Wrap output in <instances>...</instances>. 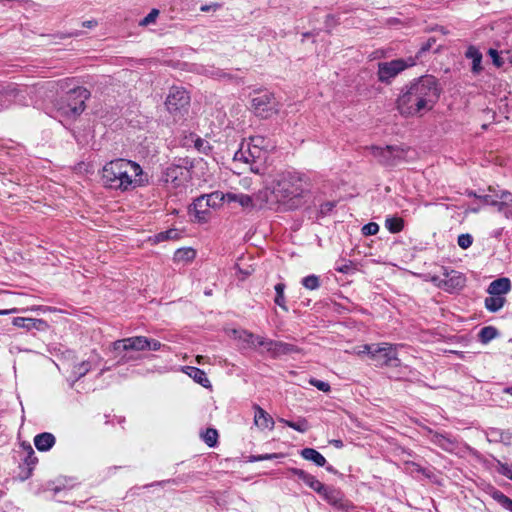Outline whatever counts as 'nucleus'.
Listing matches in <instances>:
<instances>
[{
	"mask_svg": "<svg viewBox=\"0 0 512 512\" xmlns=\"http://www.w3.org/2000/svg\"><path fill=\"white\" fill-rule=\"evenodd\" d=\"M440 93L441 88L434 76H422L402 90L397 108L404 116H422L434 108Z\"/></svg>",
	"mask_w": 512,
	"mask_h": 512,
	"instance_id": "f257e3e1",
	"label": "nucleus"
},
{
	"mask_svg": "<svg viewBox=\"0 0 512 512\" xmlns=\"http://www.w3.org/2000/svg\"><path fill=\"white\" fill-rule=\"evenodd\" d=\"M267 189L277 202L288 209H297L310 192L311 182L309 177L301 172L285 170L275 174Z\"/></svg>",
	"mask_w": 512,
	"mask_h": 512,
	"instance_id": "f03ea898",
	"label": "nucleus"
},
{
	"mask_svg": "<svg viewBox=\"0 0 512 512\" xmlns=\"http://www.w3.org/2000/svg\"><path fill=\"white\" fill-rule=\"evenodd\" d=\"M101 179L106 188L121 192L134 190L147 182L142 167L123 158L106 163L102 168Z\"/></svg>",
	"mask_w": 512,
	"mask_h": 512,
	"instance_id": "7ed1b4c3",
	"label": "nucleus"
},
{
	"mask_svg": "<svg viewBox=\"0 0 512 512\" xmlns=\"http://www.w3.org/2000/svg\"><path fill=\"white\" fill-rule=\"evenodd\" d=\"M89 91L84 87H73L65 92L55 103L56 113L59 117L75 118L85 109V101Z\"/></svg>",
	"mask_w": 512,
	"mask_h": 512,
	"instance_id": "20e7f679",
	"label": "nucleus"
},
{
	"mask_svg": "<svg viewBox=\"0 0 512 512\" xmlns=\"http://www.w3.org/2000/svg\"><path fill=\"white\" fill-rule=\"evenodd\" d=\"M441 270V275L431 277V281L437 287L449 293L458 292L464 288L466 277L463 273L447 267H442Z\"/></svg>",
	"mask_w": 512,
	"mask_h": 512,
	"instance_id": "39448f33",
	"label": "nucleus"
},
{
	"mask_svg": "<svg viewBox=\"0 0 512 512\" xmlns=\"http://www.w3.org/2000/svg\"><path fill=\"white\" fill-rule=\"evenodd\" d=\"M162 179L170 188L182 191L190 183L192 172L186 165L172 164L165 169Z\"/></svg>",
	"mask_w": 512,
	"mask_h": 512,
	"instance_id": "423d86ee",
	"label": "nucleus"
},
{
	"mask_svg": "<svg viewBox=\"0 0 512 512\" xmlns=\"http://www.w3.org/2000/svg\"><path fill=\"white\" fill-rule=\"evenodd\" d=\"M400 344H391V343H377L375 345V350H373L372 361L378 367H398L400 365V360L397 356V348L401 347Z\"/></svg>",
	"mask_w": 512,
	"mask_h": 512,
	"instance_id": "0eeeda50",
	"label": "nucleus"
},
{
	"mask_svg": "<svg viewBox=\"0 0 512 512\" xmlns=\"http://www.w3.org/2000/svg\"><path fill=\"white\" fill-rule=\"evenodd\" d=\"M251 107L257 116L268 118L278 112V103L274 94L263 91L251 100Z\"/></svg>",
	"mask_w": 512,
	"mask_h": 512,
	"instance_id": "6e6552de",
	"label": "nucleus"
},
{
	"mask_svg": "<svg viewBox=\"0 0 512 512\" xmlns=\"http://www.w3.org/2000/svg\"><path fill=\"white\" fill-rule=\"evenodd\" d=\"M189 103L190 96L184 88L176 86L171 87L165 102L169 113L175 116L182 114L187 111Z\"/></svg>",
	"mask_w": 512,
	"mask_h": 512,
	"instance_id": "1a4fd4ad",
	"label": "nucleus"
},
{
	"mask_svg": "<svg viewBox=\"0 0 512 512\" xmlns=\"http://www.w3.org/2000/svg\"><path fill=\"white\" fill-rule=\"evenodd\" d=\"M412 65H414V61L411 58L408 61L395 59L389 62H380L378 64V78L381 82H389L392 78Z\"/></svg>",
	"mask_w": 512,
	"mask_h": 512,
	"instance_id": "9d476101",
	"label": "nucleus"
},
{
	"mask_svg": "<svg viewBox=\"0 0 512 512\" xmlns=\"http://www.w3.org/2000/svg\"><path fill=\"white\" fill-rule=\"evenodd\" d=\"M330 505L345 512H351L355 506L352 502L344 498L342 492L336 488L324 485V489L319 493Z\"/></svg>",
	"mask_w": 512,
	"mask_h": 512,
	"instance_id": "9b49d317",
	"label": "nucleus"
},
{
	"mask_svg": "<svg viewBox=\"0 0 512 512\" xmlns=\"http://www.w3.org/2000/svg\"><path fill=\"white\" fill-rule=\"evenodd\" d=\"M147 337L145 336H134L120 340H116L112 343L113 352L123 351H144L146 350Z\"/></svg>",
	"mask_w": 512,
	"mask_h": 512,
	"instance_id": "f8f14e48",
	"label": "nucleus"
},
{
	"mask_svg": "<svg viewBox=\"0 0 512 512\" xmlns=\"http://www.w3.org/2000/svg\"><path fill=\"white\" fill-rule=\"evenodd\" d=\"M430 441L443 449L446 452L454 453L458 448V443L455 438L448 434H441L430 431Z\"/></svg>",
	"mask_w": 512,
	"mask_h": 512,
	"instance_id": "ddd939ff",
	"label": "nucleus"
},
{
	"mask_svg": "<svg viewBox=\"0 0 512 512\" xmlns=\"http://www.w3.org/2000/svg\"><path fill=\"white\" fill-rule=\"evenodd\" d=\"M254 408V424L261 430L269 429L272 430L274 428V420L273 418L259 405L255 404Z\"/></svg>",
	"mask_w": 512,
	"mask_h": 512,
	"instance_id": "4468645a",
	"label": "nucleus"
},
{
	"mask_svg": "<svg viewBox=\"0 0 512 512\" xmlns=\"http://www.w3.org/2000/svg\"><path fill=\"white\" fill-rule=\"evenodd\" d=\"M465 57L472 61L471 72L473 75H479L483 71V55L480 50L476 46L470 45L465 51Z\"/></svg>",
	"mask_w": 512,
	"mask_h": 512,
	"instance_id": "2eb2a0df",
	"label": "nucleus"
},
{
	"mask_svg": "<svg viewBox=\"0 0 512 512\" xmlns=\"http://www.w3.org/2000/svg\"><path fill=\"white\" fill-rule=\"evenodd\" d=\"M511 290V281L509 278L502 277L492 281L488 288L489 295L503 296Z\"/></svg>",
	"mask_w": 512,
	"mask_h": 512,
	"instance_id": "dca6fc26",
	"label": "nucleus"
},
{
	"mask_svg": "<svg viewBox=\"0 0 512 512\" xmlns=\"http://www.w3.org/2000/svg\"><path fill=\"white\" fill-rule=\"evenodd\" d=\"M300 348L294 344L286 343L283 341H275L274 347L271 351L270 357L279 358L284 355H290L294 353H299Z\"/></svg>",
	"mask_w": 512,
	"mask_h": 512,
	"instance_id": "f3484780",
	"label": "nucleus"
},
{
	"mask_svg": "<svg viewBox=\"0 0 512 512\" xmlns=\"http://www.w3.org/2000/svg\"><path fill=\"white\" fill-rule=\"evenodd\" d=\"M239 155L240 158H244L245 162H250L262 159L265 156V151H262L258 147L251 146V144L247 143L246 150L245 145L243 144L240 151L236 153L237 157Z\"/></svg>",
	"mask_w": 512,
	"mask_h": 512,
	"instance_id": "a211bd4d",
	"label": "nucleus"
},
{
	"mask_svg": "<svg viewBox=\"0 0 512 512\" xmlns=\"http://www.w3.org/2000/svg\"><path fill=\"white\" fill-rule=\"evenodd\" d=\"M499 198L498 212L502 213L506 218L512 219V193L507 190H500Z\"/></svg>",
	"mask_w": 512,
	"mask_h": 512,
	"instance_id": "6ab92c4d",
	"label": "nucleus"
},
{
	"mask_svg": "<svg viewBox=\"0 0 512 512\" xmlns=\"http://www.w3.org/2000/svg\"><path fill=\"white\" fill-rule=\"evenodd\" d=\"M183 372L187 374L190 378H192L196 383L200 384L205 388L211 387L210 380L208 379L206 373L193 366H185L183 367Z\"/></svg>",
	"mask_w": 512,
	"mask_h": 512,
	"instance_id": "aec40b11",
	"label": "nucleus"
},
{
	"mask_svg": "<svg viewBox=\"0 0 512 512\" xmlns=\"http://www.w3.org/2000/svg\"><path fill=\"white\" fill-rule=\"evenodd\" d=\"M55 442V436L48 432L40 433L34 437L35 447L42 452L49 451L54 446Z\"/></svg>",
	"mask_w": 512,
	"mask_h": 512,
	"instance_id": "412c9836",
	"label": "nucleus"
},
{
	"mask_svg": "<svg viewBox=\"0 0 512 512\" xmlns=\"http://www.w3.org/2000/svg\"><path fill=\"white\" fill-rule=\"evenodd\" d=\"M207 75L224 81L233 82L236 84L243 83V77L237 75V73L227 72L219 68H213L207 72Z\"/></svg>",
	"mask_w": 512,
	"mask_h": 512,
	"instance_id": "4be33fe9",
	"label": "nucleus"
},
{
	"mask_svg": "<svg viewBox=\"0 0 512 512\" xmlns=\"http://www.w3.org/2000/svg\"><path fill=\"white\" fill-rule=\"evenodd\" d=\"M300 455L303 459L313 462L318 467H324L327 462L325 457L313 448L302 449Z\"/></svg>",
	"mask_w": 512,
	"mask_h": 512,
	"instance_id": "5701e85b",
	"label": "nucleus"
},
{
	"mask_svg": "<svg viewBox=\"0 0 512 512\" xmlns=\"http://www.w3.org/2000/svg\"><path fill=\"white\" fill-rule=\"evenodd\" d=\"M488 493L491 496V498L495 500L501 507H503L505 510L512 512L511 498H509L503 492L494 487L490 488Z\"/></svg>",
	"mask_w": 512,
	"mask_h": 512,
	"instance_id": "b1692460",
	"label": "nucleus"
},
{
	"mask_svg": "<svg viewBox=\"0 0 512 512\" xmlns=\"http://www.w3.org/2000/svg\"><path fill=\"white\" fill-rule=\"evenodd\" d=\"M206 202L203 196L196 198L190 208V211L194 212L195 217L199 221H203L206 219V214L208 212L209 206H206Z\"/></svg>",
	"mask_w": 512,
	"mask_h": 512,
	"instance_id": "393cba45",
	"label": "nucleus"
},
{
	"mask_svg": "<svg viewBox=\"0 0 512 512\" xmlns=\"http://www.w3.org/2000/svg\"><path fill=\"white\" fill-rule=\"evenodd\" d=\"M196 257V251L192 248H180L177 249L174 253L173 260L176 263H184L187 264L192 262Z\"/></svg>",
	"mask_w": 512,
	"mask_h": 512,
	"instance_id": "a878e982",
	"label": "nucleus"
},
{
	"mask_svg": "<svg viewBox=\"0 0 512 512\" xmlns=\"http://www.w3.org/2000/svg\"><path fill=\"white\" fill-rule=\"evenodd\" d=\"M226 201L228 203L237 202L243 208H249L253 206L252 197L243 193H226Z\"/></svg>",
	"mask_w": 512,
	"mask_h": 512,
	"instance_id": "bb28decb",
	"label": "nucleus"
},
{
	"mask_svg": "<svg viewBox=\"0 0 512 512\" xmlns=\"http://www.w3.org/2000/svg\"><path fill=\"white\" fill-rule=\"evenodd\" d=\"M91 369L89 361H83L73 367L70 386L73 387L75 382L85 376Z\"/></svg>",
	"mask_w": 512,
	"mask_h": 512,
	"instance_id": "cd10ccee",
	"label": "nucleus"
},
{
	"mask_svg": "<svg viewBox=\"0 0 512 512\" xmlns=\"http://www.w3.org/2000/svg\"><path fill=\"white\" fill-rule=\"evenodd\" d=\"M202 196L204 197L205 201H207L206 206H209L210 208H218L224 201H226V194L220 191H215Z\"/></svg>",
	"mask_w": 512,
	"mask_h": 512,
	"instance_id": "c85d7f7f",
	"label": "nucleus"
},
{
	"mask_svg": "<svg viewBox=\"0 0 512 512\" xmlns=\"http://www.w3.org/2000/svg\"><path fill=\"white\" fill-rule=\"evenodd\" d=\"M278 421L300 433H305L309 429L308 421L302 417L297 421H290L284 418H279Z\"/></svg>",
	"mask_w": 512,
	"mask_h": 512,
	"instance_id": "c756f323",
	"label": "nucleus"
},
{
	"mask_svg": "<svg viewBox=\"0 0 512 512\" xmlns=\"http://www.w3.org/2000/svg\"><path fill=\"white\" fill-rule=\"evenodd\" d=\"M505 304L503 296L490 295L485 299V308L490 312L499 311Z\"/></svg>",
	"mask_w": 512,
	"mask_h": 512,
	"instance_id": "7c9ffc66",
	"label": "nucleus"
},
{
	"mask_svg": "<svg viewBox=\"0 0 512 512\" xmlns=\"http://www.w3.org/2000/svg\"><path fill=\"white\" fill-rule=\"evenodd\" d=\"M385 227L390 233H399L404 228V221L400 217H387L385 220Z\"/></svg>",
	"mask_w": 512,
	"mask_h": 512,
	"instance_id": "2f4dec72",
	"label": "nucleus"
},
{
	"mask_svg": "<svg viewBox=\"0 0 512 512\" xmlns=\"http://www.w3.org/2000/svg\"><path fill=\"white\" fill-rule=\"evenodd\" d=\"M498 330L493 326H485L483 327L479 334V341L483 344H487L491 340L495 339L498 336Z\"/></svg>",
	"mask_w": 512,
	"mask_h": 512,
	"instance_id": "473e14b6",
	"label": "nucleus"
},
{
	"mask_svg": "<svg viewBox=\"0 0 512 512\" xmlns=\"http://www.w3.org/2000/svg\"><path fill=\"white\" fill-rule=\"evenodd\" d=\"M114 357L117 359V364H125L131 361H137L141 357L137 354V351H123L113 352Z\"/></svg>",
	"mask_w": 512,
	"mask_h": 512,
	"instance_id": "72a5a7b5",
	"label": "nucleus"
},
{
	"mask_svg": "<svg viewBox=\"0 0 512 512\" xmlns=\"http://www.w3.org/2000/svg\"><path fill=\"white\" fill-rule=\"evenodd\" d=\"M489 193L480 196L479 198L487 205L494 206L498 208L500 198H499V191L498 189L489 187L488 189Z\"/></svg>",
	"mask_w": 512,
	"mask_h": 512,
	"instance_id": "f704fd0d",
	"label": "nucleus"
},
{
	"mask_svg": "<svg viewBox=\"0 0 512 512\" xmlns=\"http://www.w3.org/2000/svg\"><path fill=\"white\" fill-rule=\"evenodd\" d=\"M285 287L286 286L284 283H277L275 285L274 289L276 292V296H275L274 302L276 305H278L284 311H288V308L286 306L285 295H284Z\"/></svg>",
	"mask_w": 512,
	"mask_h": 512,
	"instance_id": "c9c22d12",
	"label": "nucleus"
},
{
	"mask_svg": "<svg viewBox=\"0 0 512 512\" xmlns=\"http://www.w3.org/2000/svg\"><path fill=\"white\" fill-rule=\"evenodd\" d=\"M239 339L242 340L244 343H247L249 347L257 348V345H259V339H261V336L255 335L248 331H243Z\"/></svg>",
	"mask_w": 512,
	"mask_h": 512,
	"instance_id": "e433bc0d",
	"label": "nucleus"
},
{
	"mask_svg": "<svg viewBox=\"0 0 512 512\" xmlns=\"http://www.w3.org/2000/svg\"><path fill=\"white\" fill-rule=\"evenodd\" d=\"M368 149L370 153L378 160L382 157L383 154H394L396 151L394 146H370Z\"/></svg>",
	"mask_w": 512,
	"mask_h": 512,
	"instance_id": "4c0bfd02",
	"label": "nucleus"
},
{
	"mask_svg": "<svg viewBox=\"0 0 512 512\" xmlns=\"http://www.w3.org/2000/svg\"><path fill=\"white\" fill-rule=\"evenodd\" d=\"M202 438L209 447H213L217 443L218 432L216 429L208 428L202 434Z\"/></svg>",
	"mask_w": 512,
	"mask_h": 512,
	"instance_id": "58836bf2",
	"label": "nucleus"
},
{
	"mask_svg": "<svg viewBox=\"0 0 512 512\" xmlns=\"http://www.w3.org/2000/svg\"><path fill=\"white\" fill-rule=\"evenodd\" d=\"M308 487L317 492L318 494L324 489V484L320 482L315 476L309 474L303 481Z\"/></svg>",
	"mask_w": 512,
	"mask_h": 512,
	"instance_id": "ea45409f",
	"label": "nucleus"
},
{
	"mask_svg": "<svg viewBox=\"0 0 512 512\" xmlns=\"http://www.w3.org/2000/svg\"><path fill=\"white\" fill-rule=\"evenodd\" d=\"M495 467L499 474L512 480V464H508V463L501 462L500 460H496Z\"/></svg>",
	"mask_w": 512,
	"mask_h": 512,
	"instance_id": "a19ab883",
	"label": "nucleus"
},
{
	"mask_svg": "<svg viewBox=\"0 0 512 512\" xmlns=\"http://www.w3.org/2000/svg\"><path fill=\"white\" fill-rule=\"evenodd\" d=\"M302 285L309 290H316L320 286L319 277L316 275H308L302 279Z\"/></svg>",
	"mask_w": 512,
	"mask_h": 512,
	"instance_id": "79ce46f5",
	"label": "nucleus"
},
{
	"mask_svg": "<svg viewBox=\"0 0 512 512\" xmlns=\"http://www.w3.org/2000/svg\"><path fill=\"white\" fill-rule=\"evenodd\" d=\"M35 319L25 318V317H16L13 319V324L16 327L31 329L35 327Z\"/></svg>",
	"mask_w": 512,
	"mask_h": 512,
	"instance_id": "37998d69",
	"label": "nucleus"
},
{
	"mask_svg": "<svg viewBox=\"0 0 512 512\" xmlns=\"http://www.w3.org/2000/svg\"><path fill=\"white\" fill-rule=\"evenodd\" d=\"M69 81H70V79H62L59 81H50V82H47V87L51 91L55 90L56 93H59V91L65 92V89L68 87Z\"/></svg>",
	"mask_w": 512,
	"mask_h": 512,
	"instance_id": "c03bdc74",
	"label": "nucleus"
},
{
	"mask_svg": "<svg viewBox=\"0 0 512 512\" xmlns=\"http://www.w3.org/2000/svg\"><path fill=\"white\" fill-rule=\"evenodd\" d=\"M503 430L498 428H490L486 431V437L489 442L497 443L503 439Z\"/></svg>",
	"mask_w": 512,
	"mask_h": 512,
	"instance_id": "a18cd8bd",
	"label": "nucleus"
},
{
	"mask_svg": "<svg viewBox=\"0 0 512 512\" xmlns=\"http://www.w3.org/2000/svg\"><path fill=\"white\" fill-rule=\"evenodd\" d=\"M26 452H27V455L24 459V462L29 467V469L32 470L33 467L36 465L38 459L35 456V452L30 445L27 446Z\"/></svg>",
	"mask_w": 512,
	"mask_h": 512,
	"instance_id": "49530a36",
	"label": "nucleus"
},
{
	"mask_svg": "<svg viewBox=\"0 0 512 512\" xmlns=\"http://www.w3.org/2000/svg\"><path fill=\"white\" fill-rule=\"evenodd\" d=\"M251 144V146L258 147L262 151H265L268 149V142L267 140L262 136H254L250 138V141L248 142Z\"/></svg>",
	"mask_w": 512,
	"mask_h": 512,
	"instance_id": "de8ad7c7",
	"label": "nucleus"
},
{
	"mask_svg": "<svg viewBox=\"0 0 512 512\" xmlns=\"http://www.w3.org/2000/svg\"><path fill=\"white\" fill-rule=\"evenodd\" d=\"M275 341L276 340L268 339V338L261 336V339H259V345H257V348L258 347L263 348L262 352H266L270 356L271 351L274 347Z\"/></svg>",
	"mask_w": 512,
	"mask_h": 512,
	"instance_id": "09e8293b",
	"label": "nucleus"
},
{
	"mask_svg": "<svg viewBox=\"0 0 512 512\" xmlns=\"http://www.w3.org/2000/svg\"><path fill=\"white\" fill-rule=\"evenodd\" d=\"M457 243L460 248L468 249L473 243L472 235L466 233L458 236Z\"/></svg>",
	"mask_w": 512,
	"mask_h": 512,
	"instance_id": "8fccbe9b",
	"label": "nucleus"
},
{
	"mask_svg": "<svg viewBox=\"0 0 512 512\" xmlns=\"http://www.w3.org/2000/svg\"><path fill=\"white\" fill-rule=\"evenodd\" d=\"M336 204L333 201H327L320 205L318 215L319 217H325L329 215L335 208Z\"/></svg>",
	"mask_w": 512,
	"mask_h": 512,
	"instance_id": "3c124183",
	"label": "nucleus"
},
{
	"mask_svg": "<svg viewBox=\"0 0 512 512\" xmlns=\"http://www.w3.org/2000/svg\"><path fill=\"white\" fill-rule=\"evenodd\" d=\"M375 345L376 344H364L358 348H355L354 353L357 355L367 354L369 358L372 360L374 350L372 348H375Z\"/></svg>",
	"mask_w": 512,
	"mask_h": 512,
	"instance_id": "603ef678",
	"label": "nucleus"
},
{
	"mask_svg": "<svg viewBox=\"0 0 512 512\" xmlns=\"http://www.w3.org/2000/svg\"><path fill=\"white\" fill-rule=\"evenodd\" d=\"M194 145L198 151H200L204 154H208V152L211 150V146H210L209 142L204 139H201L199 137H197L195 139Z\"/></svg>",
	"mask_w": 512,
	"mask_h": 512,
	"instance_id": "864d4df0",
	"label": "nucleus"
},
{
	"mask_svg": "<svg viewBox=\"0 0 512 512\" xmlns=\"http://www.w3.org/2000/svg\"><path fill=\"white\" fill-rule=\"evenodd\" d=\"M159 15V10L158 9H152L148 15L146 17H144L141 21H140V25L141 26H148L152 23H155L157 17Z\"/></svg>",
	"mask_w": 512,
	"mask_h": 512,
	"instance_id": "5fc2aeb1",
	"label": "nucleus"
},
{
	"mask_svg": "<svg viewBox=\"0 0 512 512\" xmlns=\"http://www.w3.org/2000/svg\"><path fill=\"white\" fill-rule=\"evenodd\" d=\"M379 231V225L375 222H370L362 227V233L365 236L376 235Z\"/></svg>",
	"mask_w": 512,
	"mask_h": 512,
	"instance_id": "6e6d98bb",
	"label": "nucleus"
},
{
	"mask_svg": "<svg viewBox=\"0 0 512 512\" xmlns=\"http://www.w3.org/2000/svg\"><path fill=\"white\" fill-rule=\"evenodd\" d=\"M488 55L491 57L493 64L497 68H500V67L503 66L504 61H503L502 57L500 56L499 52L496 49L490 48L488 50Z\"/></svg>",
	"mask_w": 512,
	"mask_h": 512,
	"instance_id": "4d7b16f0",
	"label": "nucleus"
},
{
	"mask_svg": "<svg viewBox=\"0 0 512 512\" xmlns=\"http://www.w3.org/2000/svg\"><path fill=\"white\" fill-rule=\"evenodd\" d=\"M309 383L322 392H329L331 389L329 383L318 380V379L312 378V379H310Z\"/></svg>",
	"mask_w": 512,
	"mask_h": 512,
	"instance_id": "13d9d810",
	"label": "nucleus"
},
{
	"mask_svg": "<svg viewBox=\"0 0 512 512\" xmlns=\"http://www.w3.org/2000/svg\"><path fill=\"white\" fill-rule=\"evenodd\" d=\"M146 350H152V351H158L165 347L161 342H159L156 339H149L147 338V344H146Z\"/></svg>",
	"mask_w": 512,
	"mask_h": 512,
	"instance_id": "bf43d9fd",
	"label": "nucleus"
},
{
	"mask_svg": "<svg viewBox=\"0 0 512 512\" xmlns=\"http://www.w3.org/2000/svg\"><path fill=\"white\" fill-rule=\"evenodd\" d=\"M352 268V262L351 261H342L341 264H336L335 270L340 273H348Z\"/></svg>",
	"mask_w": 512,
	"mask_h": 512,
	"instance_id": "052dcab7",
	"label": "nucleus"
},
{
	"mask_svg": "<svg viewBox=\"0 0 512 512\" xmlns=\"http://www.w3.org/2000/svg\"><path fill=\"white\" fill-rule=\"evenodd\" d=\"M290 472L296 477H298V479H300L301 481H304V479L309 475V473H307L306 471L298 468H291Z\"/></svg>",
	"mask_w": 512,
	"mask_h": 512,
	"instance_id": "680f3d73",
	"label": "nucleus"
},
{
	"mask_svg": "<svg viewBox=\"0 0 512 512\" xmlns=\"http://www.w3.org/2000/svg\"><path fill=\"white\" fill-rule=\"evenodd\" d=\"M221 8L219 3L205 4L200 7L202 12L217 11Z\"/></svg>",
	"mask_w": 512,
	"mask_h": 512,
	"instance_id": "e2e57ef3",
	"label": "nucleus"
},
{
	"mask_svg": "<svg viewBox=\"0 0 512 512\" xmlns=\"http://www.w3.org/2000/svg\"><path fill=\"white\" fill-rule=\"evenodd\" d=\"M283 457H284V455L281 453L262 454V461L263 460L279 459V458H283Z\"/></svg>",
	"mask_w": 512,
	"mask_h": 512,
	"instance_id": "0e129e2a",
	"label": "nucleus"
},
{
	"mask_svg": "<svg viewBox=\"0 0 512 512\" xmlns=\"http://www.w3.org/2000/svg\"><path fill=\"white\" fill-rule=\"evenodd\" d=\"M167 234H176V231L168 230V231L161 232V233L157 234V236H156L157 241L167 240Z\"/></svg>",
	"mask_w": 512,
	"mask_h": 512,
	"instance_id": "69168bd1",
	"label": "nucleus"
},
{
	"mask_svg": "<svg viewBox=\"0 0 512 512\" xmlns=\"http://www.w3.org/2000/svg\"><path fill=\"white\" fill-rule=\"evenodd\" d=\"M394 154H383L379 161L383 164H391Z\"/></svg>",
	"mask_w": 512,
	"mask_h": 512,
	"instance_id": "338daca9",
	"label": "nucleus"
},
{
	"mask_svg": "<svg viewBox=\"0 0 512 512\" xmlns=\"http://www.w3.org/2000/svg\"><path fill=\"white\" fill-rule=\"evenodd\" d=\"M501 443H504L506 445L512 444V434L509 432L504 431L503 432V439L501 440Z\"/></svg>",
	"mask_w": 512,
	"mask_h": 512,
	"instance_id": "774afa93",
	"label": "nucleus"
}]
</instances>
